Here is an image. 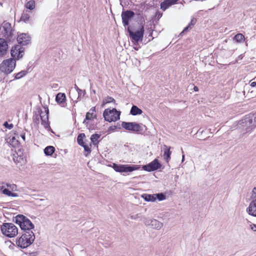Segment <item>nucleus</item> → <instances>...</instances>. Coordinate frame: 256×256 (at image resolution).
Masks as SVG:
<instances>
[{"instance_id":"nucleus-18","label":"nucleus","mask_w":256,"mask_h":256,"mask_svg":"<svg viewBox=\"0 0 256 256\" xmlns=\"http://www.w3.org/2000/svg\"><path fill=\"white\" fill-rule=\"evenodd\" d=\"M247 211L249 214L256 216V199L250 202Z\"/></svg>"},{"instance_id":"nucleus-22","label":"nucleus","mask_w":256,"mask_h":256,"mask_svg":"<svg viewBox=\"0 0 256 256\" xmlns=\"http://www.w3.org/2000/svg\"><path fill=\"white\" fill-rule=\"evenodd\" d=\"M142 113V110L141 109H140V108H138L137 106H134V105L132 106L130 111V114L132 115L136 116V115H138V114H141Z\"/></svg>"},{"instance_id":"nucleus-21","label":"nucleus","mask_w":256,"mask_h":256,"mask_svg":"<svg viewBox=\"0 0 256 256\" xmlns=\"http://www.w3.org/2000/svg\"><path fill=\"white\" fill-rule=\"evenodd\" d=\"M151 222L150 227L153 228L160 230L163 226V223L156 219H152Z\"/></svg>"},{"instance_id":"nucleus-38","label":"nucleus","mask_w":256,"mask_h":256,"mask_svg":"<svg viewBox=\"0 0 256 256\" xmlns=\"http://www.w3.org/2000/svg\"><path fill=\"white\" fill-rule=\"evenodd\" d=\"M93 114V113H90V112H88L86 116V118L84 121V123L86 121V120H92V116Z\"/></svg>"},{"instance_id":"nucleus-6","label":"nucleus","mask_w":256,"mask_h":256,"mask_svg":"<svg viewBox=\"0 0 256 256\" xmlns=\"http://www.w3.org/2000/svg\"><path fill=\"white\" fill-rule=\"evenodd\" d=\"M15 59L10 58L4 60L0 64V70L6 74H10L16 67Z\"/></svg>"},{"instance_id":"nucleus-42","label":"nucleus","mask_w":256,"mask_h":256,"mask_svg":"<svg viewBox=\"0 0 256 256\" xmlns=\"http://www.w3.org/2000/svg\"><path fill=\"white\" fill-rule=\"evenodd\" d=\"M252 198L254 200L256 199V188H254L252 191V194L251 196Z\"/></svg>"},{"instance_id":"nucleus-32","label":"nucleus","mask_w":256,"mask_h":256,"mask_svg":"<svg viewBox=\"0 0 256 256\" xmlns=\"http://www.w3.org/2000/svg\"><path fill=\"white\" fill-rule=\"evenodd\" d=\"M28 74L26 70H22L15 74L14 78L16 80L20 79L25 76Z\"/></svg>"},{"instance_id":"nucleus-11","label":"nucleus","mask_w":256,"mask_h":256,"mask_svg":"<svg viewBox=\"0 0 256 256\" xmlns=\"http://www.w3.org/2000/svg\"><path fill=\"white\" fill-rule=\"evenodd\" d=\"M135 15L134 12L130 10L122 11V22L124 26L129 25L130 20Z\"/></svg>"},{"instance_id":"nucleus-28","label":"nucleus","mask_w":256,"mask_h":256,"mask_svg":"<svg viewBox=\"0 0 256 256\" xmlns=\"http://www.w3.org/2000/svg\"><path fill=\"white\" fill-rule=\"evenodd\" d=\"M85 137V134L84 133H81L78 135L77 137V142L80 146H83V145H84V142L83 140V139Z\"/></svg>"},{"instance_id":"nucleus-35","label":"nucleus","mask_w":256,"mask_h":256,"mask_svg":"<svg viewBox=\"0 0 256 256\" xmlns=\"http://www.w3.org/2000/svg\"><path fill=\"white\" fill-rule=\"evenodd\" d=\"M156 198L161 201L166 199V196L163 193H158L154 194Z\"/></svg>"},{"instance_id":"nucleus-30","label":"nucleus","mask_w":256,"mask_h":256,"mask_svg":"<svg viewBox=\"0 0 256 256\" xmlns=\"http://www.w3.org/2000/svg\"><path fill=\"white\" fill-rule=\"evenodd\" d=\"M25 6L26 8L32 10L35 8V2L34 0H30L26 4Z\"/></svg>"},{"instance_id":"nucleus-59","label":"nucleus","mask_w":256,"mask_h":256,"mask_svg":"<svg viewBox=\"0 0 256 256\" xmlns=\"http://www.w3.org/2000/svg\"><path fill=\"white\" fill-rule=\"evenodd\" d=\"M42 204H43L44 206H46V204H45V202H44V203Z\"/></svg>"},{"instance_id":"nucleus-39","label":"nucleus","mask_w":256,"mask_h":256,"mask_svg":"<svg viewBox=\"0 0 256 256\" xmlns=\"http://www.w3.org/2000/svg\"><path fill=\"white\" fill-rule=\"evenodd\" d=\"M152 220L151 219H148L147 218H144V224H145V225L147 226H150V225H151V220Z\"/></svg>"},{"instance_id":"nucleus-4","label":"nucleus","mask_w":256,"mask_h":256,"mask_svg":"<svg viewBox=\"0 0 256 256\" xmlns=\"http://www.w3.org/2000/svg\"><path fill=\"white\" fill-rule=\"evenodd\" d=\"M127 31L132 42L134 44L142 40L144 32V28L143 24L141 25L140 30L136 32L132 31L130 26L128 28Z\"/></svg>"},{"instance_id":"nucleus-56","label":"nucleus","mask_w":256,"mask_h":256,"mask_svg":"<svg viewBox=\"0 0 256 256\" xmlns=\"http://www.w3.org/2000/svg\"><path fill=\"white\" fill-rule=\"evenodd\" d=\"M184 155L182 154V162H184Z\"/></svg>"},{"instance_id":"nucleus-33","label":"nucleus","mask_w":256,"mask_h":256,"mask_svg":"<svg viewBox=\"0 0 256 256\" xmlns=\"http://www.w3.org/2000/svg\"><path fill=\"white\" fill-rule=\"evenodd\" d=\"M82 146L84 148L85 156H88V155L91 152L90 148H89V146L88 145L86 144H85Z\"/></svg>"},{"instance_id":"nucleus-40","label":"nucleus","mask_w":256,"mask_h":256,"mask_svg":"<svg viewBox=\"0 0 256 256\" xmlns=\"http://www.w3.org/2000/svg\"><path fill=\"white\" fill-rule=\"evenodd\" d=\"M4 126L6 128L10 130L13 128L14 125L12 124H9L7 122H5L4 124Z\"/></svg>"},{"instance_id":"nucleus-8","label":"nucleus","mask_w":256,"mask_h":256,"mask_svg":"<svg viewBox=\"0 0 256 256\" xmlns=\"http://www.w3.org/2000/svg\"><path fill=\"white\" fill-rule=\"evenodd\" d=\"M112 168L114 170L118 172H132L134 170H138L140 166L138 165H129V164H118L114 163Z\"/></svg>"},{"instance_id":"nucleus-58","label":"nucleus","mask_w":256,"mask_h":256,"mask_svg":"<svg viewBox=\"0 0 256 256\" xmlns=\"http://www.w3.org/2000/svg\"><path fill=\"white\" fill-rule=\"evenodd\" d=\"M10 184H6V185L8 187H9L10 188Z\"/></svg>"},{"instance_id":"nucleus-49","label":"nucleus","mask_w":256,"mask_h":256,"mask_svg":"<svg viewBox=\"0 0 256 256\" xmlns=\"http://www.w3.org/2000/svg\"><path fill=\"white\" fill-rule=\"evenodd\" d=\"M251 229L254 231H256V224H252L251 226Z\"/></svg>"},{"instance_id":"nucleus-26","label":"nucleus","mask_w":256,"mask_h":256,"mask_svg":"<svg viewBox=\"0 0 256 256\" xmlns=\"http://www.w3.org/2000/svg\"><path fill=\"white\" fill-rule=\"evenodd\" d=\"M74 88L76 90V92H74L75 94H78V98L76 100H80V97L82 94L84 96L86 94V92L85 90H82L80 89L76 84L74 85Z\"/></svg>"},{"instance_id":"nucleus-37","label":"nucleus","mask_w":256,"mask_h":256,"mask_svg":"<svg viewBox=\"0 0 256 256\" xmlns=\"http://www.w3.org/2000/svg\"><path fill=\"white\" fill-rule=\"evenodd\" d=\"M116 129L120 130V129H121V127L118 126H111L108 128V131L110 132L114 131V130H116Z\"/></svg>"},{"instance_id":"nucleus-47","label":"nucleus","mask_w":256,"mask_h":256,"mask_svg":"<svg viewBox=\"0 0 256 256\" xmlns=\"http://www.w3.org/2000/svg\"><path fill=\"white\" fill-rule=\"evenodd\" d=\"M16 188V186L14 184H10V188L14 190Z\"/></svg>"},{"instance_id":"nucleus-53","label":"nucleus","mask_w":256,"mask_h":256,"mask_svg":"<svg viewBox=\"0 0 256 256\" xmlns=\"http://www.w3.org/2000/svg\"><path fill=\"white\" fill-rule=\"evenodd\" d=\"M46 202V200L44 199H40L38 200V203L39 202Z\"/></svg>"},{"instance_id":"nucleus-60","label":"nucleus","mask_w":256,"mask_h":256,"mask_svg":"<svg viewBox=\"0 0 256 256\" xmlns=\"http://www.w3.org/2000/svg\"><path fill=\"white\" fill-rule=\"evenodd\" d=\"M4 188V186H2V189Z\"/></svg>"},{"instance_id":"nucleus-55","label":"nucleus","mask_w":256,"mask_h":256,"mask_svg":"<svg viewBox=\"0 0 256 256\" xmlns=\"http://www.w3.org/2000/svg\"><path fill=\"white\" fill-rule=\"evenodd\" d=\"M136 216H137V215H136V216H130V218H132V219H136Z\"/></svg>"},{"instance_id":"nucleus-3","label":"nucleus","mask_w":256,"mask_h":256,"mask_svg":"<svg viewBox=\"0 0 256 256\" xmlns=\"http://www.w3.org/2000/svg\"><path fill=\"white\" fill-rule=\"evenodd\" d=\"M35 236L33 232H22V236L16 240L18 246L24 248L30 246L34 241Z\"/></svg>"},{"instance_id":"nucleus-54","label":"nucleus","mask_w":256,"mask_h":256,"mask_svg":"<svg viewBox=\"0 0 256 256\" xmlns=\"http://www.w3.org/2000/svg\"><path fill=\"white\" fill-rule=\"evenodd\" d=\"M90 111H92V113L94 112H95L96 111L95 107H93V108H91L90 110Z\"/></svg>"},{"instance_id":"nucleus-29","label":"nucleus","mask_w":256,"mask_h":256,"mask_svg":"<svg viewBox=\"0 0 256 256\" xmlns=\"http://www.w3.org/2000/svg\"><path fill=\"white\" fill-rule=\"evenodd\" d=\"M100 135L97 134H94L91 136L90 140H91L92 142L93 143L94 145L96 146V145L98 144V140L100 138Z\"/></svg>"},{"instance_id":"nucleus-43","label":"nucleus","mask_w":256,"mask_h":256,"mask_svg":"<svg viewBox=\"0 0 256 256\" xmlns=\"http://www.w3.org/2000/svg\"><path fill=\"white\" fill-rule=\"evenodd\" d=\"M196 22V19L195 18H193L191 20L190 22L188 24V26H194Z\"/></svg>"},{"instance_id":"nucleus-50","label":"nucleus","mask_w":256,"mask_h":256,"mask_svg":"<svg viewBox=\"0 0 256 256\" xmlns=\"http://www.w3.org/2000/svg\"><path fill=\"white\" fill-rule=\"evenodd\" d=\"M20 136L21 138H22V140H25V138H26V137H25V133H22L20 134Z\"/></svg>"},{"instance_id":"nucleus-45","label":"nucleus","mask_w":256,"mask_h":256,"mask_svg":"<svg viewBox=\"0 0 256 256\" xmlns=\"http://www.w3.org/2000/svg\"><path fill=\"white\" fill-rule=\"evenodd\" d=\"M254 80L255 81L254 82H251L250 81V86L252 87H254L256 86V76L254 78Z\"/></svg>"},{"instance_id":"nucleus-46","label":"nucleus","mask_w":256,"mask_h":256,"mask_svg":"<svg viewBox=\"0 0 256 256\" xmlns=\"http://www.w3.org/2000/svg\"><path fill=\"white\" fill-rule=\"evenodd\" d=\"M13 144H16L18 143V141L16 140L15 137L13 136L11 140Z\"/></svg>"},{"instance_id":"nucleus-23","label":"nucleus","mask_w":256,"mask_h":256,"mask_svg":"<svg viewBox=\"0 0 256 256\" xmlns=\"http://www.w3.org/2000/svg\"><path fill=\"white\" fill-rule=\"evenodd\" d=\"M30 12L26 10L22 14L20 20L26 23H28L30 22V14H28Z\"/></svg>"},{"instance_id":"nucleus-27","label":"nucleus","mask_w":256,"mask_h":256,"mask_svg":"<svg viewBox=\"0 0 256 256\" xmlns=\"http://www.w3.org/2000/svg\"><path fill=\"white\" fill-rule=\"evenodd\" d=\"M19 48V45H16L12 47L10 50V54L12 56L13 58H16L18 54V50Z\"/></svg>"},{"instance_id":"nucleus-36","label":"nucleus","mask_w":256,"mask_h":256,"mask_svg":"<svg viewBox=\"0 0 256 256\" xmlns=\"http://www.w3.org/2000/svg\"><path fill=\"white\" fill-rule=\"evenodd\" d=\"M24 52V49L23 48L21 47L20 46H19V48L18 50V54L17 56V60H19L20 58L22 57V54Z\"/></svg>"},{"instance_id":"nucleus-34","label":"nucleus","mask_w":256,"mask_h":256,"mask_svg":"<svg viewBox=\"0 0 256 256\" xmlns=\"http://www.w3.org/2000/svg\"><path fill=\"white\" fill-rule=\"evenodd\" d=\"M115 102L114 99L111 96H107L106 98L104 100L102 106L108 103Z\"/></svg>"},{"instance_id":"nucleus-20","label":"nucleus","mask_w":256,"mask_h":256,"mask_svg":"<svg viewBox=\"0 0 256 256\" xmlns=\"http://www.w3.org/2000/svg\"><path fill=\"white\" fill-rule=\"evenodd\" d=\"M166 148L164 150V158L166 162L168 163L170 160V156L172 152L170 150V147L168 148L166 146H164Z\"/></svg>"},{"instance_id":"nucleus-5","label":"nucleus","mask_w":256,"mask_h":256,"mask_svg":"<svg viewBox=\"0 0 256 256\" xmlns=\"http://www.w3.org/2000/svg\"><path fill=\"white\" fill-rule=\"evenodd\" d=\"M2 234L9 238H13L18 234V230L12 223H4L1 226Z\"/></svg>"},{"instance_id":"nucleus-15","label":"nucleus","mask_w":256,"mask_h":256,"mask_svg":"<svg viewBox=\"0 0 256 256\" xmlns=\"http://www.w3.org/2000/svg\"><path fill=\"white\" fill-rule=\"evenodd\" d=\"M8 50V41L2 38H0V57L4 56Z\"/></svg>"},{"instance_id":"nucleus-9","label":"nucleus","mask_w":256,"mask_h":256,"mask_svg":"<svg viewBox=\"0 0 256 256\" xmlns=\"http://www.w3.org/2000/svg\"><path fill=\"white\" fill-rule=\"evenodd\" d=\"M121 126L125 130L134 133L138 134L143 130L142 124L135 122H122Z\"/></svg>"},{"instance_id":"nucleus-24","label":"nucleus","mask_w":256,"mask_h":256,"mask_svg":"<svg viewBox=\"0 0 256 256\" xmlns=\"http://www.w3.org/2000/svg\"><path fill=\"white\" fill-rule=\"evenodd\" d=\"M142 196L146 202H154L156 200L154 194H144Z\"/></svg>"},{"instance_id":"nucleus-2","label":"nucleus","mask_w":256,"mask_h":256,"mask_svg":"<svg viewBox=\"0 0 256 256\" xmlns=\"http://www.w3.org/2000/svg\"><path fill=\"white\" fill-rule=\"evenodd\" d=\"M239 126L245 128L246 132H250L256 126V112L246 116L238 122Z\"/></svg>"},{"instance_id":"nucleus-44","label":"nucleus","mask_w":256,"mask_h":256,"mask_svg":"<svg viewBox=\"0 0 256 256\" xmlns=\"http://www.w3.org/2000/svg\"><path fill=\"white\" fill-rule=\"evenodd\" d=\"M192 28V27L190 26H186L184 29V30H182V32H181L180 34H182L183 33L188 31L189 30H190Z\"/></svg>"},{"instance_id":"nucleus-31","label":"nucleus","mask_w":256,"mask_h":256,"mask_svg":"<svg viewBox=\"0 0 256 256\" xmlns=\"http://www.w3.org/2000/svg\"><path fill=\"white\" fill-rule=\"evenodd\" d=\"M234 40L237 42H242L244 40V36L242 34H238L234 38Z\"/></svg>"},{"instance_id":"nucleus-17","label":"nucleus","mask_w":256,"mask_h":256,"mask_svg":"<svg viewBox=\"0 0 256 256\" xmlns=\"http://www.w3.org/2000/svg\"><path fill=\"white\" fill-rule=\"evenodd\" d=\"M178 0H164L160 4V8L164 11L170 6L176 4Z\"/></svg>"},{"instance_id":"nucleus-51","label":"nucleus","mask_w":256,"mask_h":256,"mask_svg":"<svg viewBox=\"0 0 256 256\" xmlns=\"http://www.w3.org/2000/svg\"><path fill=\"white\" fill-rule=\"evenodd\" d=\"M194 91L195 92H198V86H194Z\"/></svg>"},{"instance_id":"nucleus-19","label":"nucleus","mask_w":256,"mask_h":256,"mask_svg":"<svg viewBox=\"0 0 256 256\" xmlns=\"http://www.w3.org/2000/svg\"><path fill=\"white\" fill-rule=\"evenodd\" d=\"M56 102L62 106H64L66 101L65 94L62 92L58 93L56 96Z\"/></svg>"},{"instance_id":"nucleus-48","label":"nucleus","mask_w":256,"mask_h":256,"mask_svg":"<svg viewBox=\"0 0 256 256\" xmlns=\"http://www.w3.org/2000/svg\"><path fill=\"white\" fill-rule=\"evenodd\" d=\"M10 196L18 197V194L16 193H14V192H11Z\"/></svg>"},{"instance_id":"nucleus-25","label":"nucleus","mask_w":256,"mask_h":256,"mask_svg":"<svg viewBox=\"0 0 256 256\" xmlns=\"http://www.w3.org/2000/svg\"><path fill=\"white\" fill-rule=\"evenodd\" d=\"M55 151V148L53 146H48L44 149V153L46 156H52Z\"/></svg>"},{"instance_id":"nucleus-13","label":"nucleus","mask_w":256,"mask_h":256,"mask_svg":"<svg viewBox=\"0 0 256 256\" xmlns=\"http://www.w3.org/2000/svg\"><path fill=\"white\" fill-rule=\"evenodd\" d=\"M1 28H2V33L4 37L6 38H8L10 37L12 35V28L11 24L6 21L4 22L2 25H0Z\"/></svg>"},{"instance_id":"nucleus-57","label":"nucleus","mask_w":256,"mask_h":256,"mask_svg":"<svg viewBox=\"0 0 256 256\" xmlns=\"http://www.w3.org/2000/svg\"><path fill=\"white\" fill-rule=\"evenodd\" d=\"M72 100L74 101V102H77V100H74L73 98H72Z\"/></svg>"},{"instance_id":"nucleus-10","label":"nucleus","mask_w":256,"mask_h":256,"mask_svg":"<svg viewBox=\"0 0 256 256\" xmlns=\"http://www.w3.org/2000/svg\"><path fill=\"white\" fill-rule=\"evenodd\" d=\"M161 167L162 164L159 160L156 158L148 164L143 165L142 168L144 170L150 172L159 170Z\"/></svg>"},{"instance_id":"nucleus-41","label":"nucleus","mask_w":256,"mask_h":256,"mask_svg":"<svg viewBox=\"0 0 256 256\" xmlns=\"http://www.w3.org/2000/svg\"><path fill=\"white\" fill-rule=\"evenodd\" d=\"M2 193L10 196L11 192L7 188H4L2 190Z\"/></svg>"},{"instance_id":"nucleus-1","label":"nucleus","mask_w":256,"mask_h":256,"mask_svg":"<svg viewBox=\"0 0 256 256\" xmlns=\"http://www.w3.org/2000/svg\"><path fill=\"white\" fill-rule=\"evenodd\" d=\"M13 221L18 224L24 232H32L31 230L34 228V224L26 217L22 214H18L13 219Z\"/></svg>"},{"instance_id":"nucleus-14","label":"nucleus","mask_w":256,"mask_h":256,"mask_svg":"<svg viewBox=\"0 0 256 256\" xmlns=\"http://www.w3.org/2000/svg\"><path fill=\"white\" fill-rule=\"evenodd\" d=\"M31 38L26 34L22 33L18 35L17 41L19 44L22 46H26L30 43Z\"/></svg>"},{"instance_id":"nucleus-16","label":"nucleus","mask_w":256,"mask_h":256,"mask_svg":"<svg viewBox=\"0 0 256 256\" xmlns=\"http://www.w3.org/2000/svg\"><path fill=\"white\" fill-rule=\"evenodd\" d=\"M19 153L20 154L16 152V154H13L12 158L16 164H20L22 166V164L25 163L26 160L24 156L22 154L20 153V151L19 152Z\"/></svg>"},{"instance_id":"nucleus-52","label":"nucleus","mask_w":256,"mask_h":256,"mask_svg":"<svg viewBox=\"0 0 256 256\" xmlns=\"http://www.w3.org/2000/svg\"><path fill=\"white\" fill-rule=\"evenodd\" d=\"M36 122L38 123V122H39V118H38V115L36 114Z\"/></svg>"},{"instance_id":"nucleus-7","label":"nucleus","mask_w":256,"mask_h":256,"mask_svg":"<svg viewBox=\"0 0 256 256\" xmlns=\"http://www.w3.org/2000/svg\"><path fill=\"white\" fill-rule=\"evenodd\" d=\"M120 112L118 111L116 108L112 110L106 109L103 113L105 120L108 122H116L120 118Z\"/></svg>"},{"instance_id":"nucleus-12","label":"nucleus","mask_w":256,"mask_h":256,"mask_svg":"<svg viewBox=\"0 0 256 256\" xmlns=\"http://www.w3.org/2000/svg\"><path fill=\"white\" fill-rule=\"evenodd\" d=\"M48 113L49 110L48 108H45V112H43L40 110V116L42 124L43 125L46 129L51 130L48 122Z\"/></svg>"}]
</instances>
